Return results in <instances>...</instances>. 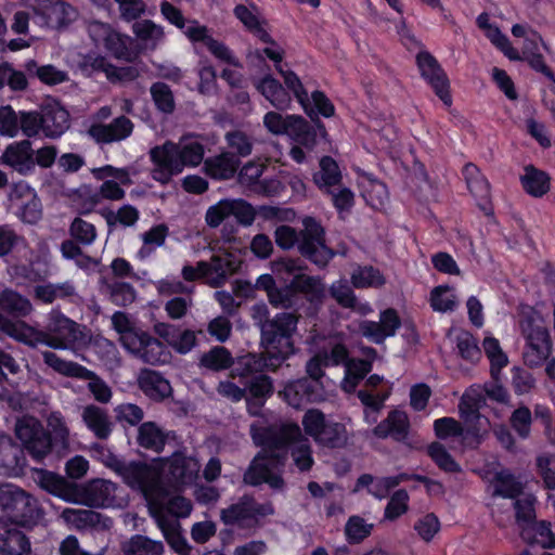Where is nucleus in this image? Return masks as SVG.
I'll return each mask as SVG.
<instances>
[{
  "mask_svg": "<svg viewBox=\"0 0 555 555\" xmlns=\"http://www.w3.org/2000/svg\"><path fill=\"white\" fill-rule=\"evenodd\" d=\"M251 437L262 450L254 457L245 470L243 481L256 487L263 482L272 489L284 488L281 477L286 460V447L301 437V429L296 423H274L264 427L251 426Z\"/></svg>",
  "mask_w": 555,
  "mask_h": 555,
  "instance_id": "nucleus-1",
  "label": "nucleus"
},
{
  "mask_svg": "<svg viewBox=\"0 0 555 555\" xmlns=\"http://www.w3.org/2000/svg\"><path fill=\"white\" fill-rule=\"evenodd\" d=\"M302 228L297 230L288 224L275 228L274 242L282 250L296 248L298 254L319 269H325L335 253L326 245L325 230L313 217L302 219Z\"/></svg>",
  "mask_w": 555,
  "mask_h": 555,
  "instance_id": "nucleus-2",
  "label": "nucleus"
},
{
  "mask_svg": "<svg viewBox=\"0 0 555 555\" xmlns=\"http://www.w3.org/2000/svg\"><path fill=\"white\" fill-rule=\"evenodd\" d=\"M15 435L36 461L43 460L52 451L59 456L69 451V429L59 413L48 417V430L34 417L17 421Z\"/></svg>",
  "mask_w": 555,
  "mask_h": 555,
  "instance_id": "nucleus-3",
  "label": "nucleus"
},
{
  "mask_svg": "<svg viewBox=\"0 0 555 555\" xmlns=\"http://www.w3.org/2000/svg\"><path fill=\"white\" fill-rule=\"evenodd\" d=\"M2 326L13 335V339L30 348L46 345L53 349H66L82 339L80 325L56 309L49 313L44 331L37 330L24 321L11 324L2 320Z\"/></svg>",
  "mask_w": 555,
  "mask_h": 555,
  "instance_id": "nucleus-4",
  "label": "nucleus"
},
{
  "mask_svg": "<svg viewBox=\"0 0 555 555\" xmlns=\"http://www.w3.org/2000/svg\"><path fill=\"white\" fill-rule=\"evenodd\" d=\"M299 319L300 314L296 311H283L264 324L260 345L272 352L271 359L274 361L285 362L296 352L293 337L297 332Z\"/></svg>",
  "mask_w": 555,
  "mask_h": 555,
  "instance_id": "nucleus-5",
  "label": "nucleus"
},
{
  "mask_svg": "<svg viewBox=\"0 0 555 555\" xmlns=\"http://www.w3.org/2000/svg\"><path fill=\"white\" fill-rule=\"evenodd\" d=\"M0 511L14 524L34 527L43 518L39 501L13 483H0Z\"/></svg>",
  "mask_w": 555,
  "mask_h": 555,
  "instance_id": "nucleus-6",
  "label": "nucleus"
},
{
  "mask_svg": "<svg viewBox=\"0 0 555 555\" xmlns=\"http://www.w3.org/2000/svg\"><path fill=\"white\" fill-rule=\"evenodd\" d=\"M305 433L321 448L343 449L348 444L349 436L345 424L335 422L318 410H308L302 416Z\"/></svg>",
  "mask_w": 555,
  "mask_h": 555,
  "instance_id": "nucleus-7",
  "label": "nucleus"
},
{
  "mask_svg": "<svg viewBox=\"0 0 555 555\" xmlns=\"http://www.w3.org/2000/svg\"><path fill=\"white\" fill-rule=\"evenodd\" d=\"M273 514L271 502L258 503L253 496L243 495L236 503L221 509L220 518L224 525L255 530L261 526V518Z\"/></svg>",
  "mask_w": 555,
  "mask_h": 555,
  "instance_id": "nucleus-8",
  "label": "nucleus"
},
{
  "mask_svg": "<svg viewBox=\"0 0 555 555\" xmlns=\"http://www.w3.org/2000/svg\"><path fill=\"white\" fill-rule=\"evenodd\" d=\"M154 154L167 156L166 164L173 171H182L185 166H197L204 158V146L196 140L182 139L179 143L166 142L154 147Z\"/></svg>",
  "mask_w": 555,
  "mask_h": 555,
  "instance_id": "nucleus-9",
  "label": "nucleus"
},
{
  "mask_svg": "<svg viewBox=\"0 0 555 555\" xmlns=\"http://www.w3.org/2000/svg\"><path fill=\"white\" fill-rule=\"evenodd\" d=\"M118 475L129 487L139 490L147 502L155 496L159 500L160 494H157L156 490L163 481L159 475L146 463L126 462Z\"/></svg>",
  "mask_w": 555,
  "mask_h": 555,
  "instance_id": "nucleus-10",
  "label": "nucleus"
},
{
  "mask_svg": "<svg viewBox=\"0 0 555 555\" xmlns=\"http://www.w3.org/2000/svg\"><path fill=\"white\" fill-rule=\"evenodd\" d=\"M157 494H160L159 500L155 496L149 501V509L151 516L156 520V517L162 515L164 518H170L171 515L176 518H184L191 514L192 503L190 500L181 496L171 494L168 487L164 482L156 490Z\"/></svg>",
  "mask_w": 555,
  "mask_h": 555,
  "instance_id": "nucleus-11",
  "label": "nucleus"
},
{
  "mask_svg": "<svg viewBox=\"0 0 555 555\" xmlns=\"http://www.w3.org/2000/svg\"><path fill=\"white\" fill-rule=\"evenodd\" d=\"M271 351L264 349L262 352H248L234 361L232 376L245 380L264 374L266 371L275 372L284 362L271 359Z\"/></svg>",
  "mask_w": 555,
  "mask_h": 555,
  "instance_id": "nucleus-12",
  "label": "nucleus"
},
{
  "mask_svg": "<svg viewBox=\"0 0 555 555\" xmlns=\"http://www.w3.org/2000/svg\"><path fill=\"white\" fill-rule=\"evenodd\" d=\"M417 65L424 79L434 89L435 93L446 104L451 105L452 99L449 90V79L438 61L429 52H420L416 56Z\"/></svg>",
  "mask_w": 555,
  "mask_h": 555,
  "instance_id": "nucleus-13",
  "label": "nucleus"
},
{
  "mask_svg": "<svg viewBox=\"0 0 555 555\" xmlns=\"http://www.w3.org/2000/svg\"><path fill=\"white\" fill-rule=\"evenodd\" d=\"M117 486L106 479H93L82 488L78 487V494L74 503L89 507H106L114 503Z\"/></svg>",
  "mask_w": 555,
  "mask_h": 555,
  "instance_id": "nucleus-14",
  "label": "nucleus"
},
{
  "mask_svg": "<svg viewBox=\"0 0 555 555\" xmlns=\"http://www.w3.org/2000/svg\"><path fill=\"white\" fill-rule=\"evenodd\" d=\"M314 122L315 126H312L299 115H288L285 134L295 143L312 150L317 143L318 135L325 138L327 134L324 125L319 119Z\"/></svg>",
  "mask_w": 555,
  "mask_h": 555,
  "instance_id": "nucleus-15",
  "label": "nucleus"
},
{
  "mask_svg": "<svg viewBox=\"0 0 555 555\" xmlns=\"http://www.w3.org/2000/svg\"><path fill=\"white\" fill-rule=\"evenodd\" d=\"M244 385L247 412L258 416L267 400L274 393L273 379L267 374H260L246 379Z\"/></svg>",
  "mask_w": 555,
  "mask_h": 555,
  "instance_id": "nucleus-16",
  "label": "nucleus"
},
{
  "mask_svg": "<svg viewBox=\"0 0 555 555\" xmlns=\"http://www.w3.org/2000/svg\"><path fill=\"white\" fill-rule=\"evenodd\" d=\"M26 457L20 444L12 437L0 434V475L12 477L24 473Z\"/></svg>",
  "mask_w": 555,
  "mask_h": 555,
  "instance_id": "nucleus-17",
  "label": "nucleus"
},
{
  "mask_svg": "<svg viewBox=\"0 0 555 555\" xmlns=\"http://www.w3.org/2000/svg\"><path fill=\"white\" fill-rule=\"evenodd\" d=\"M35 151L33 150L29 140H22L9 144L2 156L0 163L10 166L15 171L23 176H27L35 170Z\"/></svg>",
  "mask_w": 555,
  "mask_h": 555,
  "instance_id": "nucleus-18",
  "label": "nucleus"
},
{
  "mask_svg": "<svg viewBox=\"0 0 555 555\" xmlns=\"http://www.w3.org/2000/svg\"><path fill=\"white\" fill-rule=\"evenodd\" d=\"M133 122L126 116H119L109 124H93L88 134L98 143L108 144L127 139L133 131Z\"/></svg>",
  "mask_w": 555,
  "mask_h": 555,
  "instance_id": "nucleus-19",
  "label": "nucleus"
},
{
  "mask_svg": "<svg viewBox=\"0 0 555 555\" xmlns=\"http://www.w3.org/2000/svg\"><path fill=\"white\" fill-rule=\"evenodd\" d=\"M400 326V319L395 309H387L380 313L379 322L362 321L359 332L375 344H380L386 337L393 336Z\"/></svg>",
  "mask_w": 555,
  "mask_h": 555,
  "instance_id": "nucleus-20",
  "label": "nucleus"
},
{
  "mask_svg": "<svg viewBox=\"0 0 555 555\" xmlns=\"http://www.w3.org/2000/svg\"><path fill=\"white\" fill-rule=\"evenodd\" d=\"M198 269L199 274L206 279L209 286L220 287L235 271L236 266L229 256L214 255L210 261H198Z\"/></svg>",
  "mask_w": 555,
  "mask_h": 555,
  "instance_id": "nucleus-21",
  "label": "nucleus"
},
{
  "mask_svg": "<svg viewBox=\"0 0 555 555\" xmlns=\"http://www.w3.org/2000/svg\"><path fill=\"white\" fill-rule=\"evenodd\" d=\"M36 483L44 491L66 501L73 502L78 494V486L64 477L44 469L36 470Z\"/></svg>",
  "mask_w": 555,
  "mask_h": 555,
  "instance_id": "nucleus-22",
  "label": "nucleus"
},
{
  "mask_svg": "<svg viewBox=\"0 0 555 555\" xmlns=\"http://www.w3.org/2000/svg\"><path fill=\"white\" fill-rule=\"evenodd\" d=\"M140 390L152 401L162 402L172 396V387L168 379L160 373L144 369L138 376Z\"/></svg>",
  "mask_w": 555,
  "mask_h": 555,
  "instance_id": "nucleus-23",
  "label": "nucleus"
},
{
  "mask_svg": "<svg viewBox=\"0 0 555 555\" xmlns=\"http://www.w3.org/2000/svg\"><path fill=\"white\" fill-rule=\"evenodd\" d=\"M519 326L527 343L552 340L543 317L530 307L522 309Z\"/></svg>",
  "mask_w": 555,
  "mask_h": 555,
  "instance_id": "nucleus-24",
  "label": "nucleus"
},
{
  "mask_svg": "<svg viewBox=\"0 0 555 555\" xmlns=\"http://www.w3.org/2000/svg\"><path fill=\"white\" fill-rule=\"evenodd\" d=\"M166 463L167 474L176 485L192 482L199 470V464L195 459L178 452L167 459Z\"/></svg>",
  "mask_w": 555,
  "mask_h": 555,
  "instance_id": "nucleus-25",
  "label": "nucleus"
},
{
  "mask_svg": "<svg viewBox=\"0 0 555 555\" xmlns=\"http://www.w3.org/2000/svg\"><path fill=\"white\" fill-rule=\"evenodd\" d=\"M81 418L87 428L100 440L107 439L113 431V422L107 411L95 404L82 408Z\"/></svg>",
  "mask_w": 555,
  "mask_h": 555,
  "instance_id": "nucleus-26",
  "label": "nucleus"
},
{
  "mask_svg": "<svg viewBox=\"0 0 555 555\" xmlns=\"http://www.w3.org/2000/svg\"><path fill=\"white\" fill-rule=\"evenodd\" d=\"M293 286L297 295H304L307 301L315 308L322 306L326 297V286L320 275H296L293 278Z\"/></svg>",
  "mask_w": 555,
  "mask_h": 555,
  "instance_id": "nucleus-27",
  "label": "nucleus"
},
{
  "mask_svg": "<svg viewBox=\"0 0 555 555\" xmlns=\"http://www.w3.org/2000/svg\"><path fill=\"white\" fill-rule=\"evenodd\" d=\"M409 418L403 411H391L387 418L380 422L373 430L378 438L392 437L397 441H403L408 437Z\"/></svg>",
  "mask_w": 555,
  "mask_h": 555,
  "instance_id": "nucleus-28",
  "label": "nucleus"
},
{
  "mask_svg": "<svg viewBox=\"0 0 555 555\" xmlns=\"http://www.w3.org/2000/svg\"><path fill=\"white\" fill-rule=\"evenodd\" d=\"M172 433L164 431L155 422H144L138 428L137 443L146 450L160 453Z\"/></svg>",
  "mask_w": 555,
  "mask_h": 555,
  "instance_id": "nucleus-29",
  "label": "nucleus"
},
{
  "mask_svg": "<svg viewBox=\"0 0 555 555\" xmlns=\"http://www.w3.org/2000/svg\"><path fill=\"white\" fill-rule=\"evenodd\" d=\"M240 164L241 162L234 153L224 152L206 159L204 168L212 179L227 180L235 175Z\"/></svg>",
  "mask_w": 555,
  "mask_h": 555,
  "instance_id": "nucleus-30",
  "label": "nucleus"
},
{
  "mask_svg": "<svg viewBox=\"0 0 555 555\" xmlns=\"http://www.w3.org/2000/svg\"><path fill=\"white\" fill-rule=\"evenodd\" d=\"M132 31L144 51H154L165 39L164 27L152 20H140L133 23Z\"/></svg>",
  "mask_w": 555,
  "mask_h": 555,
  "instance_id": "nucleus-31",
  "label": "nucleus"
},
{
  "mask_svg": "<svg viewBox=\"0 0 555 555\" xmlns=\"http://www.w3.org/2000/svg\"><path fill=\"white\" fill-rule=\"evenodd\" d=\"M30 542L24 532L15 527L0 528V555H28Z\"/></svg>",
  "mask_w": 555,
  "mask_h": 555,
  "instance_id": "nucleus-32",
  "label": "nucleus"
},
{
  "mask_svg": "<svg viewBox=\"0 0 555 555\" xmlns=\"http://www.w3.org/2000/svg\"><path fill=\"white\" fill-rule=\"evenodd\" d=\"M256 88L276 109L284 111L289 107L292 102L289 93L271 75H267L259 80Z\"/></svg>",
  "mask_w": 555,
  "mask_h": 555,
  "instance_id": "nucleus-33",
  "label": "nucleus"
},
{
  "mask_svg": "<svg viewBox=\"0 0 555 555\" xmlns=\"http://www.w3.org/2000/svg\"><path fill=\"white\" fill-rule=\"evenodd\" d=\"M122 555H163L164 543L143 534H134L121 543Z\"/></svg>",
  "mask_w": 555,
  "mask_h": 555,
  "instance_id": "nucleus-34",
  "label": "nucleus"
},
{
  "mask_svg": "<svg viewBox=\"0 0 555 555\" xmlns=\"http://www.w3.org/2000/svg\"><path fill=\"white\" fill-rule=\"evenodd\" d=\"M43 132L49 138H59L69 128V114L61 106H51L42 114Z\"/></svg>",
  "mask_w": 555,
  "mask_h": 555,
  "instance_id": "nucleus-35",
  "label": "nucleus"
},
{
  "mask_svg": "<svg viewBox=\"0 0 555 555\" xmlns=\"http://www.w3.org/2000/svg\"><path fill=\"white\" fill-rule=\"evenodd\" d=\"M0 309L17 318H25L34 310L27 297L11 288L0 292Z\"/></svg>",
  "mask_w": 555,
  "mask_h": 555,
  "instance_id": "nucleus-36",
  "label": "nucleus"
},
{
  "mask_svg": "<svg viewBox=\"0 0 555 555\" xmlns=\"http://www.w3.org/2000/svg\"><path fill=\"white\" fill-rule=\"evenodd\" d=\"M156 524L162 530L167 543L179 554L188 555L190 546L181 534L180 522L175 518H164L162 515L156 517Z\"/></svg>",
  "mask_w": 555,
  "mask_h": 555,
  "instance_id": "nucleus-37",
  "label": "nucleus"
},
{
  "mask_svg": "<svg viewBox=\"0 0 555 555\" xmlns=\"http://www.w3.org/2000/svg\"><path fill=\"white\" fill-rule=\"evenodd\" d=\"M520 537L525 542L539 544L543 548L555 547V533L552 530V525L544 520L539 522L534 520L528 528H522Z\"/></svg>",
  "mask_w": 555,
  "mask_h": 555,
  "instance_id": "nucleus-38",
  "label": "nucleus"
},
{
  "mask_svg": "<svg viewBox=\"0 0 555 555\" xmlns=\"http://www.w3.org/2000/svg\"><path fill=\"white\" fill-rule=\"evenodd\" d=\"M520 181L525 191L533 197H542L551 188L548 175L531 165L525 168Z\"/></svg>",
  "mask_w": 555,
  "mask_h": 555,
  "instance_id": "nucleus-39",
  "label": "nucleus"
},
{
  "mask_svg": "<svg viewBox=\"0 0 555 555\" xmlns=\"http://www.w3.org/2000/svg\"><path fill=\"white\" fill-rule=\"evenodd\" d=\"M44 363L56 373L67 377H90L91 371L79 363L66 361L52 351L42 352Z\"/></svg>",
  "mask_w": 555,
  "mask_h": 555,
  "instance_id": "nucleus-40",
  "label": "nucleus"
},
{
  "mask_svg": "<svg viewBox=\"0 0 555 555\" xmlns=\"http://www.w3.org/2000/svg\"><path fill=\"white\" fill-rule=\"evenodd\" d=\"M313 180L320 189H330L339 184L341 173L337 163L331 156H323L320 159V170L313 175Z\"/></svg>",
  "mask_w": 555,
  "mask_h": 555,
  "instance_id": "nucleus-41",
  "label": "nucleus"
},
{
  "mask_svg": "<svg viewBox=\"0 0 555 555\" xmlns=\"http://www.w3.org/2000/svg\"><path fill=\"white\" fill-rule=\"evenodd\" d=\"M75 294V286L70 282L49 283L34 288L35 298L43 304H52L56 299L69 298Z\"/></svg>",
  "mask_w": 555,
  "mask_h": 555,
  "instance_id": "nucleus-42",
  "label": "nucleus"
},
{
  "mask_svg": "<svg viewBox=\"0 0 555 555\" xmlns=\"http://www.w3.org/2000/svg\"><path fill=\"white\" fill-rule=\"evenodd\" d=\"M463 176L473 196L486 202L490 196V185L479 168L468 163L463 168Z\"/></svg>",
  "mask_w": 555,
  "mask_h": 555,
  "instance_id": "nucleus-43",
  "label": "nucleus"
},
{
  "mask_svg": "<svg viewBox=\"0 0 555 555\" xmlns=\"http://www.w3.org/2000/svg\"><path fill=\"white\" fill-rule=\"evenodd\" d=\"M233 357L225 347L215 346L201 356L198 365L218 372L233 366Z\"/></svg>",
  "mask_w": 555,
  "mask_h": 555,
  "instance_id": "nucleus-44",
  "label": "nucleus"
},
{
  "mask_svg": "<svg viewBox=\"0 0 555 555\" xmlns=\"http://www.w3.org/2000/svg\"><path fill=\"white\" fill-rule=\"evenodd\" d=\"M101 216L105 219L109 230H113L117 223L122 227H132L139 220V210L132 205H124L117 211L102 209Z\"/></svg>",
  "mask_w": 555,
  "mask_h": 555,
  "instance_id": "nucleus-45",
  "label": "nucleus"
},
{
  "mask_svg": "<svg viewBox=\"0 0 555 555\" xmlns=\"http://www.w3.org/2000/svg\"><path fill=\"white\" fill-rule=\"evenodd\" d=\"M291 443H293L291 456L295 466L301 473L309 472L314 464V460L312 456V448L308 439L301 435V437L291 441Z\"/></svg>",
  "mask_w": 555,
  "mask_h": 555,
  "instance_id": "nucleus-46",
  "label": "nucleus"
},
{
  "mask_svg": "<svg viewBox=\"0 0 555 555\" xmlns=\"http://www.w3.org/2000/svg\"><path fill=\"white\" fill-rule=\"evenodd\" d=\"M351 283L356 288L380 287L385 284V279L372 266H358L351 273Z\"/></svg>",
  "mask_w": 555,
  "mask_h": 555,
  "instance_id": "nucleus-47",
  "label": "nucleus"
},
{
  "mask_svg": "<svg viewBox=\"0 0 555 555\" xmlns=\"http://www.w3.org/2000/svg\"><path fill=\"white\" fill-rule=\"evenodd\" d=\"M372 370L370 360L350 359L346 365V377L343 382V388L351 392L365 375Z\"/></svg>",
  "mask_w": 555,
  "mask_h": 555,
  "instance_id": "nucleus-48",
  "label": "nucleus"
},
{
  "mask_svg": "<svg viewBox=\"0 0 555 555\" xmlns=\"http://www.w3.org/2000/svg\"><path fill=\"white\" fill-rule=\"evenodd\" d=\"M152 100L156 108L163 114H172L176 109L175 96L171 88L162 81L154 82L150 88Z\"/></svg>",
  "mask_w": 555,
  "mask_h": 555,
  "instance_id": "nucleus-49",
  "label": "nucleus"
},
{
  "mask_svg": "<svg viewBox=\"0 0 555 555\" xmlns=\"http://www.w3.org/2000/svg\"><path fill=\"white\" fill-rule=\"evenodd\" d=\"M143 362L157 365L167 362L168 352L166 347L157 339L149 335L138 356Z\"/></svg>",
  "mask_w": 555,
  "mask_h": 555,
  "instance_id": "nucleus-50",
  "label": "nucleus"
},
{
  "mask_svg": "<svg viewBox=\"0 0 555 555\" xmlns=\"http://www.w3.org/2000/svg\"><path fill=\"white\" fill-rule=\"evenodd\" d=\"M483 349L491 362L490 374L492 379H499L501 370L506 366L508 360L506 354L502 351L498 339L493 337L485 338Z\"/></svg>",
  "mask_w": 555,
  "mask_h": 555,
  "instance_id": "nucleus-51",
  "label": "nucleus"
},
{
  "mask_svg": "<svg viewBox=\"0 0 555 555\" xmlns=\"http://www.w3.org/2000/svg\"><path fill=\"white\" fill-rule=\"evenodd\" d=\"M552 340L541 343H527L522 358L529 367H539L550 358Z\"/></svg>",
  "mask_w": 555,
  "mask_h": 555,
  "instance_id": "nucleus-52",
  "label": "nucleus"
},
{
  "mask_svg": "<svg viewBox=\"0 0 555 555\" xmlns=\"http://www.w3.org/2000/svg\"><path fill=\"white\" fill-rule=\"evenodd\" d=\"M494 494L514 499L522 491V485L508 472L502 470L494 477Z\"/></svg>",
  "mask_w": 555,
  "mask_h": 555,
  "instance_id": "nucleus-53",
  "label": "nucleus"
},
{
  "mask_svg": "<svg viewBox=\"0 0 555 555\" xmlns=\"http://www.w3.org/2000/svg\"><path fill=\"white\" fill-rule=\"evenodd\" d=\"M306 259L293 258V257H281L271 262L272 272L276 275H304V271L308 270V266L305 262Z\"/></svg>",
  "mask_w": 555,
  "mask_h": 555,
  "instance_id": "nucleus-54",
  "label": "nucleus"
},
{
  "mask_svg": "<svg viewBox=\"0 0 555 555\" xmlns=\"http://www.w3.org/2000/svg\"><path fill=\"white\" fill-rule=\"evenodd\" d=\"M62 517L78 528L95 527L101 521V514L92 509L65 508Z\"/></svg>",
  "mask_w": 555,
  "mask_h": 555,
  "instance_id": "nucleus-55",
  "label": "nucleus"
},
{
  "mask_svg": "<svg viewBox=\"0 0 555 555\" xmlns=\"http://www.w3.org/2000/svg\"><path fill=\"white\" fill-rule=\"evenodd\" d=\"M68 232L72 238L83 246L91 245L96 238L95 227L80 217L72 221Z\"/></svg>",
  "mask_w": 555,
  "mask_h": 555,
  "instance_id": "nucleus-56",
  "label": "nucleus"
},
{
  "mask_svg": "<svg viewBox=\"0 0 555 555\" xmlns=\"http://www.w3.org/2000/svg\"><path fill=\"white\" fill-rule=\"evenodd\" d=\"M268 299L269 302L275 308L293 309L299 300L296 289L293 286V280L289 284H286L282 287L276 286Z\"/></svg>",
  "mask_w": 555,
  "mask_h": 555,
  "instance_id": "nucleus-57",
  "label": "nucleus"
},
{
  "mask_svg": "<svg viewBox=\"0 0 555 555\" xmlns=\"http://www.w3.org/2000/svg\"><path fill=\"white\" fill-rule=\"evenodd\" d=\"M427 452L433 461L442 470L447 473H459L461 470L460 465L454 461V459L441 443L433 442L428 446Z\"/></svg>",
  "mask_w": 555,
  "mask_h": 555,
  "instance_id": "nucleus-58",
  "label": "nucleus"
},
{
  "mask_svg": "<svg viewBox=\"0 0 555 555\" xmlns=\"http://www.w3.org/2000/svg\"><path fill=\"white\" fill-rule=\"evenodd\" d=\"M10 275L20 282H39L47 276V271H41L36 262L16 263L10 267Z\"/></svg>",
  "mask_w": 555,
  "mask_h": 555,
  "instance_id": "nucleus-59",
  "label": "nucleus"
},
{
  "mask_svg": "<svg viewBox=\"0 0 555 555\" xmlns=\"http://www.w3.org/2000/svg\"><path fill=\"white\" fill-rule=\"evenodd\" d=\"M534 499L530 495L519 498L514 502L516 522L520 529L528 528L535 520Z\"/></svg>",
  "mask_w": 555,
  "mask_h": 555,
  "instance_id": "nucleus-60",
  "label": "nucleus"
},
{
  "mask_svg": "<svg viewBox=\"0 0 555 555\" xmlns=\"http://www.w3.org/2000/svg\"><path fill=\"white\" fill-rule=\"evenodd\" d=\"M430 304L434 310L447 312L455 308L456 300L449 286H437L431 291Z\"/></svg>",
  "mask_w": 555,
  "mask_h": 555,
  "instance_id": "nucleus-61",
  "label": "nucleus"
},
{
  "mask_svg": "<svg viewBox=\"0 0 555 555\" xmlns=\"http://www.w3.org/2000/svg\"><path fill=\"white\" fill-rule=\"evenodd\" d=\"M372 529L373 525L366 524L360 516H351L345 526L347 539L352 543L363 541L371 534Z\"/></svg>",
  "mask_w": 555,
  "mask_h": 555,
  "instance_id": "nucleus-62",
  "label": "nucleus"
},
{
  "mask_svg": "<svg viewBox=\"0 0 555 555\" xmlns=\"http://www.w3.org/2000/svg\"><path fill=\"white\" fill-rule=\"evenodd\" d=\"M111 300L120 307H126L135 300V291L125 282H114L107 286Z\"/></svg>",
  "mask_w": 555,
  "mask_h": 555,
  "instance_id": "nucleus-63",
  "label": "nucleus"
},
{
  "mask_svg": "<svg viewBox=\"0 0 555 555\" xmlns=\"http://www.w3.org/2000/svg\"><path fill=\"white\" fill-rule=\"evenodd\" d=\"M20 114L10 105L0 107V135L14 138L20 131Z\"/></svg>",
  "mask_w": 555,
  "mask_h": 555,
  "instance_id": "nucleus-64",
  "label": "nucleus"
}]
</instances>
